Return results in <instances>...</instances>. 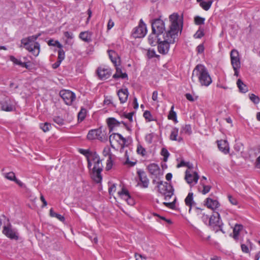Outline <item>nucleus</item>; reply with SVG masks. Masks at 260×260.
<instances>
[{"mask_svg": "<svg viewBox=\"0 0 260 260\" xmlns=\"http://www.w3.org/2000/svg\"><path fill=\"white\" fill-rule=\"evenodd\" d=\"M97 74L100 79L106 80L111 76V71L109 69L99 68L97 70Z\"/></svg>", "mask_w": 260, "mask_h": 260, "instance_id": "nucleus-19", "label": "nucleus"}, {"mask_svg": "<svg viewBox=\"0 0 260 260\" xmlns=\"http://www.w3.org/2000/svg\"><path fill=\"white\" fill-rule=\"evenodd\" d=\"M218 147L219 149L224 154H228L229 152L230 147L226 140L217 141Z\"/></svg>", "mask_w": 260, "mask_h": 260, "instance_id": "nucleus-22", "label": "nucleus"}, {"mask_svg": "<svg viewBox=\"0 0 260 260\" xmlns=\"http://www.w3.org/2000/svg\"><path fill=\"white\" fill-rule=\"evenodd\" d=\"M137 151L138 154L144 156L146 154V150L141 145H139L137 147Z\"/></svg>", "mask_w": 260, "mask_h": 260, "instance_id": "nucleus-51", "label": "nucleus"}, {"mask_svg": "<svg viewBox=\"0 0 260 260\" xmlns=\"http://www.w3.org/2000/svg\"><path fill=\"white\" fill-rule=\"evenodd\" d=\"M14 102L8 96H4L0 100V110L6 112H12L15 110Z\"/></svg>", "mask_w": 260, "mask_h": 260, "instance_id": "nucleus-7", "label": "nucleus"}, {"mask_svg": "<svg viewBox=\"0 0 260 260\" xmlns=\"http://www.w3.org/2000/svg\"><path fill=\"white\" fill-rule=\"evenodd\" d=\"M10 59L11 61H12L15 64L19 65L20 66H21V64H22V62H21L20 60L17 59L13 56H10Z\"/></svg>", "mask_w": 260, "mask_h": 260, "instance_id": "nucleus-53", "label": "nucleus"}, {"mask_svg": "<svg viewBox=\"0 0 260 260\" xmlns=\"http://www.w3.org/2000/svg\"><path fill=\"white\" fill-rule=\"evenodd\" d=\"M201 185H202L203 188V189L202 190L201 192L203 194H205L210 191L211 188V186L210 185H206L205 182H202Z\"/></svg>", "mask_w": 260, "mask_h": 260, "instance_id": "nucleus-46", "label": "nucleus"}, {"mask_svg": "<svg viewBox=\"0 0 260 260\" xmlns=\"http://www.w3.org/2000/svg\"><path fill=\"white\" fill-rule=\"evenodd\" d=\"M228 198L229 199V201L232 205H237L238 204V201L237 199L231 194H228Z\"/></svg>", "mask_w": 260, "mask_h": 260, "instance_id": "nucleus-52", "label": "nucleus"}, {"mask_svg": "<svg viewBox=\"0 0 260 260\" xmlns=\"http://www.w3.org/2000/svg\"><path fill=\"white\" fill-rule=\"evenodd\" d=\"M40 127L43 130V132H47L50 129L51 127V125L50 123L48 122H45L44 123H41L40 125Z\"/></svg>", "mask_w": 260, "mask_h": 260, "instance_id": "nucleus-38", "label": "nucleus"}, {"mask_svg": "<svg viewBox=\"0 0 260 260\" xmlns=\"http://www.w3.org/2000/svg\"><path fill=\"white\" fill-rule=\"evenodd\" d=\"M116 73L114 74V75L113 76V78H114V79L120 78L122 79L127 78V75L126 73H122L121 69L117 67L116 68Z\"/></svg>", "mask_w": 260, "mask_h": 260, "instance_id": "nucleus-32", "label": "nucleus"}, {"mask_svg": "<svg viewBox=\"0 0 260 260\" xmlns=\"http://www.w3.org/2000/svg\"><path fill=\"white\" fill-rule=\"evenodd\" d=\"M197 2L199 4L200 7H202L204 10L208 11L211 8L213 1L210 0L206 2L204 0H197Z\"/></svg>", "mask_w": 260, "mask_h": 260, "instance_id": "nucleus-25", "label": "nucleus"}, {"mask_svg": "<svg viewBox=\"0 0 260 260\" xmlns=\"http://www.w3.org/2000/svg\"><path fill=\"white\" fill-rule=\"evenodd\" d=\"M117 95L119 97V100L120 103L123 104L125 103L128 99L129 95L127 88H122L117 91Z\"/></svg>", "mask_w": 260, "mask_h": 260, "instance_id": "nucleus-20", "label": "nucleus"}, {"mask_svg": "<svg viewBox=\"0 0 260 260\" xmlns=\"http://www.w3.org/2000/svg\"><path fill=\"white\" fill-rule=\"evenodd\" d=\"M112 165H113V164H112V157H111V156H109V157L108 158V159L107 160V165H106V170H110L112 167Z\"/></svg>", "mask_w": 260, "mask_h": 260, "instance_id": "nucleus-55", "label": "nucleus"}, {"mask_svg": "<svg viewBox=\"0 0 260 260\" xmlns=\"http://www.w3.org/2000/svg\"><path fill=\"white\" fill-rule=\"evenodd\" d=\"M209 225L215 232L220 231L223 233H224L222 230L223 223L220 220V215L218 212H215L212 215L210 216Z\"/></svg>", "mask_w": 260, "mask_h": 260, "instance_id": "nucleus-5", "label": "nucleus"}, {"mask_svg": "<svg viewBox=\"0 0 260 260\" xmlns=\"http://www.w3.org/2000/svg\"><path fill=\"white\" fill-rule=\"evenodd\" d=\"M2 233L7 238L11 240L17 241L19 239V233L17 230L13 228L10 223H8L7 225L3 226Z\"/></svg>", "mask_w": 260, "mask_h": 260, "instance_id": "nucleus-8", "label": "nucleus"}, {"mask_svg": "<svg viewBox=\"0 0 260 260\" xmlns=\"http://www.w3.org/2000/svg\"><path fill=\"white\" fill-rule=\"evenodd\" d=\"M114 141H116L119 143H120V141H122V143L121 144L122 146H123L126 143L125 138L118 133H113L109 136V141L112 147H113L112 143Z\"/></svg>", "mask_w": 260, "mask_h": 260, "instance_id": "nucleus-17", "label": "nucleus"}, {"mask_svg": "<svg viewBox=\"0 0 260 260\" xmlns=\"http://www.w3.org/2000/svg\"><path fill=\"white\" fill-rule=\"evenodd\" d=\"M4 176L6 178L11 181H14L16 178L14 173L13 172L4 173Z\"/></svg>", "mask_w": 260, "mask_h": 260, "instance_id": "nucleus-39", "label": "nucleus"}, {"mask_svg": "<svg viewBox=\"0 0 260 260\" xmlns=\"http://www.w3.org/2000/svg\"><path fill=\"white\" fill-rule=\"evenodd\" d=\"M64 36L69 39H72L74 38L73 33L69 31H65L64 32Z\"/></svg>", "mask_w": 260, "mask_h": 260, "instance_id": "nucleus-59", "label": "nucleus"}, {"mask_svg": "<svg viewBox=\"0 0 260 260\" xmlns=\"http://www.w3.org/2000/svg\"><path fill=\"white\" fill-rule=\"evenodd\" d=\"M171 21L170 29L163 35L162 39L157 38L158 52L162 54H167L170 49V45L174 44L178 36L179 30L181 31L182 27V18H180L177 13H174L169 16Z\"/></svg>", "mask_w": 260, "mask_h": 260, "instance_id": "nucleus-1", "label": "nucleus"}, {"mask_svg": "<svg viewBox=\"0 0 260 260\" xmlns=\"http://www.w3.org/2000/svg\"><path fill=\"white\" fill-rule=\"evenodd\" d=\"M119 195L124 200H131V196L128 191L124 188H122L120 191L118 192Z\"/></svg>", "mask_w": 260, "mask_h": 260, "instance_id": "nucleus-34", "label": "nucleus"}, {"mask_svg": "<svg viewBox=\"0 0 260 260\" xmlns=\"http://www.w3.org/2000/svg\"><path fill=\"white\" fill-rule=\"evenodd\" d=\"M204 36V28L200 26L199 29L197 31L195 34L193 35V37L196 39H201Z\"/></svg>", "mask_w": 260, "mask_h": 260, "instance_id": "nucleus-36", "label": "nucleus"}, {"mask_svg": "<svg viewBox=\"0 0 260 260\" xmlns=\"http://www.w3.org/2000/svg\"><path fill=\"white\" fill-rule=\"evenodd\" d=\"M109 58H110L111 61L114 64L115 67L117 66V61L119 60V57L118 56L117 54L115 51L113 50H109L108 51Z\"/></svg>", "mask_w": 260, "mask_h": 260, "instance_id": "nucleus-27", "label": "nucleus"}, {"mask_svg": "<svg viewBox=\"0 0 260 260\" xmlns=\"http://www.w3.org/2000/svg\"><path fill=\"white\" fill-rule=\"evenodd\" d=\"M209 218L210 217H209L207 215H205L204 213L203 214V216H202V220L206 224H207V223H209Z\"/></svg>", "mask_w": 260, "mask_h": 260, "instance_id": "nucleus-61", "label": "nucleus"}, {"mask_svg": "<svg viewBox=\"0 0 260 260\" xmlns=\"http://www.w3.org/2000/svg\"><path fill=\"white\" fill-rule=\"evenodd\" d=\"M102 171H92V178L96 183H100L102 180Z\"/></svg>", "mask_w": 260, "mask_h": 260, "instance_id": "nucleus-31", "label": "nucleus"}, {"mask_svg": "<svg viewBox=\"0 0 260 260\" xmlns=\"http://www.w3.org/2000/svg\"><path fill=\"white\" fill-rule=\"evenodd\" d=\"M65 57V52L62 49V48L59 49L58 51V58L57 60H60L62 62V61L64 59Z\"/></svg>", "mask_w": 260, "mask_h": 260, "instance_id": "nucleus-47", "label": "nucleus"}, {"mask_svg": "<svg viewBox=\"0 0 260 260\" xmlns=\"http://www.w3.org/2000/svg\"><path fill=\"white\" fill-rule=\"evenodd\" d=\"M237 86L241 92L246 93L248 91V87L242 81L239 79L237 81Z\"/></svg>", "mask_w": 260, "mask_h": 260, "instance_id": "nucleus-30", "label": "nucleus"}, {"mask_svg": "<svg viewBox=\"0 0 260 260\" xmlns=\"http://www.w3.org/2000/svg\"><path fill=\"white\" fill-rule=\"evenodd\" d=\"M243 226L240 224H236L233 229V238L237 240L238 239L240 232L243 229Z\"/></svg>", "mask_w": 260, "mask_h": 260, "instance_id": "nucleus-29", "label": "nucleus"}, {"mask_svg": "<svg viewBox=\"0 0 260 260\" xmlns=\"http://www.w3.org/2000/svg\"><path fill=\"white\" fill-rule=\"evenodd\" d=\"M192 82H198L201 86H208L212 83V79L207 68L203 64H197L193 69L191 77Z\"/></svg>", "mask_w": 260, "mask_h": 260, "instance_id": "nucleus-2", "label": "nucleus"}, {"mask_svg": "<svg viewBox=\"0 0 260 260\" xmlns=\"http://www.w3.org/2000/svg\"><path fill=\"white\" fill-rule=\"evenodd\" d=\"M249 99L255 104H258L260 101L259 97L253 93L249 94Z\"/></svg>", "mask_w": 260, "mask_h": 260, "instance_id": "nucleus-48", "label": "nucleus"}, {"mask_svg": "<svg viewBox=\"0 0 260 260\" xmlns=\"http://www.w3.org/2000/svg\"><path fill=\"white\" fill-rule=\"evenodd\" d=\"M48 44L49 46H57L59 49L62 48V45L58 41H54L53 40H50Z\"/></svg>", "mask_w": 260, "mask_h": 260, "instance_id": "nucleus-43", "label": "nucleus"}, {"mask_svg": "<svg viewBox=\"0 0 260 260\" xmlns=\"http://www.w3.org/2000/svg\"><path fill=\"white\" fill-rule=\"evenodd\" d=\"M147 169L149 171V172L151 174L154 176L156 178L159 177L160 175H162L160 172V169L158 165L152 163L149 164L147 166Z\"/></svg>", "mask_w": 260, "mask_h": 260, "instance_id": "nucleus-18", "label": "nucleus"}, {"mask_svg": "<svg viewBox=\"0 0 260 260\" xmlns=\"http://www.w3.org/2000/svg\"><path fill=\"white\" fill-rule=\"evenodd\" d=\"M53 121L59 125V126H61L64 124V120L63 118L60 117V116H55L53 118Z\"/></svg>", "mask_w": 260, "mask_h": 260, "instance_id": "nucleus-45", "label": "nucleus"}, {"mask_svg": "<svg viewBox=\"0 0 260 260\" xmlns=\"http://www.w3.org/2000/svg\"><path fill=\"white\" fill-rule=\"evenodd\" d=\"M193 193L189 192L187 196L186 197L185 199V203L186 206L189 207V212H190L191 209V207L196 204V203L193 201Z\"/></svg>", "mask_w": 260, "mask_h": 260, "instance_id": "nucleus-26", "label": "nucleus"}, {"mask_svg": "<svg viewBox=\"0 0 260 260\" xmlns=\"http://www.w3.org/2000/svg\"><path fill=\"white\" fill-rule=\"evenodd\" d=\"M197 51L199 53H202L204 51V47L203 44H200L197 47Z\"/></svg>", "mask_w": 260, "mask_h": 260, "instance_id": "nucleus-62", "label": "nucleus"}, {"mask_svg": "<svg viewBox=\"0 0 260 260\" xmlns=\"http://www.w3.org/2000/svg\"><path fill=\"white\" fill-rule=\"evenodd\" d=\"M157 187L158 192L165 196L166 200H169L173 195V186L167 182H158Z\"/></svg>", "mask_w": 260, "mask_h": 260, "instance_id": "nucleus-4", "label": "nucleus"}, {"mask_svg": "<svg viewBox=\"0 0 260 260\" xmlns=\"http://www.w3.org/2000/svg\"><path fill=\"white\" fill-rule=\"evenodd\" d=\"M161 155L164 156L163 160L167 161L170 155V153L166 148H162L161 150Z\"/></svg>", "mask_w": 260, "mask_h": 260, "instance_id": "nucleus-41", "label": "nucleus"}, {"mask_svg": "<svg viewBox=\"0 0 260 260\" xmlns=\"http://www.w3.org/2000/svg\"><path fill=\"white\" fill-rule=\"evenodd\" d=\"M205 19L199 16H196L194 18V23L197 25L204 24Z\"/></svg>", "mask_w": 260, "mask_h": 260, "instance_id": "nucleus-40", "label": "nucleus"}, {"mask_svg": "<svg viewBox=\"0 0 260 260\" xmlns=\"http://www.w3.org/2000/svg\"><path fill=\"white\" fill-rule=\"evenodd\" d=\"M136 260H147L146 257L140 254H135Z\"/></svg>", "mask_w": 260, "mask_h": 260, "instance_id": "nucleus-60", "label": "nucleus"}, {"mask_svg": "<svg viewBox=\"0 0 260 260\" xmlns=\"http://www.w3.org/2000/svg\"><path fill=\"white\" fill-rule=\"evenodd\" d=\"M152 31L157 35H161L165 30L164 22L159 18L155 19L151 22Z\"/></svg>", "mask_w": 260, "mask_h": 260, "instance_id": "nucleus-10", "label": "nucleus"}, {"mask_svg": "<svg viewBox=\"0 0 260 260\" xmlns=\"http://www.w3.org/2000/svg\"><path fill=\"white\" fill-rule=\"evenodd\" d=\"M191 127L189 124L183 125L181 128L180 134H185L189 135L191 134Z\"/></svg>", "mask_w": 260, "mask_h": 260, "instance_id": "nucleus-35", "label": "nucleus"}, {"mask_svg": "<svg viewBox=\"0 0 260 260\" xmlns=\"http://www.w3.org/2000/svg\"><path fill=\"white\" fill-rule=\"evenodd\" d=\"M147 55L149 58H152L157 56L154 50H149L147 53Z\"/></svg>", "mask_w": 260, "mask_h": 260, "instance_id": "nucleus-54", "label": "nucleus"}, {"mask_svg": "<svg viewBox=\"0 0 260 260\" xmlns=\"http://www.w3.org/2000/svg\"><path fill=\"white\" fill-rule=\"evenodd\" d=\"M174 106L171 107L168 118L170 120H173L175 123L178 122L176 113L174 111Z\"/></svg>", "mask_w": 260, "mask_h": 260, "instance_id": "nucleus-33", "label": "nucleus"}, {"mask_svg": "<svg viewBox=\"0 0 260 260\" xmlns=\"http://www.w3.org/2000/svg\"><path fill=\"white\" fill-rule=\"evenodd\" d=\"M254 166L255 168L260 169V155L256 158Z\"/></svg>", "mask_w": 260, "mask_h": 260, "instance_id": "nucleus-64", "label": "nucleus"}, {"mask_svg": "<svg viewBox=\"0 0 260 260\" xmlns=\"http://www.w3.org/2000/svg\"><path fill=\"white\" fill-rule=\"evenodd\" d=\"M154 137V134L150 133L146 135L145 137L146 141L149 144L151 143L152 142L153 138Z\"/></svg>", "mask_w": 260, "mask_h": 260, "instance_id": "nucleus-56", "label": "nucleus"}, {"mask_svg": "<svg viewBox=\"0 0 260 260\" xmlns=\"http://www.w3.org/2000/svg\"><path fill=\"white\" fill-rule=\"evenodd\" d=\"M79 152L81 154H83L85 156H86L87 158H92L91 155L92 154H94V153L90 152V151L89 150H88V149H80Z\"/></svg>", "mask_w": 260, "mask_h": 260, "instance_id": "nucleus-44", "label": "nucleus"}, {"mask_svg": "<svg viewBox=\"0 0 260 260\" xmlns=\"http://www.w3.org/2000/svg\"><path fill=\"white\" fill-rule=\"evenodd\" d=\"M199 179V176L196 172H194L192 173L190 171H186L185 179L190 186H193L197 184Z\"/></svg>", "mask_w": 260, "mask_h": 260, "instance_id": "nucleus-13", "label": "nucleus"}, {"mask_svg": "<svg viewBox=\"0 0 260 260\" xmlns=\"http://www.w3.org/2000/svg\"><path fill=\"white\" fill-rule=\"evenodd\" d=\"M141 183L138 185L143 188H147L149 183V179L147 178L146 173L143 171H138L137 172Z\"/></svg>", "mask_w": 260, "mask_h": 260, "instance_id": "nucleus-16", "label": "nucleus"}, {"mask_svg": "<svg viewBox=\"0 0 260 260\" xmlns=\"http://www.w3.org/2000/svg\"><path fill=\"white\" fill-rule=\"evenodd\" d=\"M107 123L110 129V132L113 131V129L116 127H118L121 123L123 124L126 129L128 131H130V128L128 125L124 121H119L116 120L115 118L110 117L107 119Z\"/></svg>", "mask_w": 260, "mask_h": 260, "instance_id": "nucleus-12", "label": "nucleus"}, {"mask_svg": "<svg viewBox=\"0 0 260 260\" xmlns=\"http://www.w3.org/2000/svg\"><path fill=\"white\" fill-rule=\"evenodd\" d=\"M205 205L210 209L215 210L218 208L219 203L216 200H213L210 198H208L205 201Z\"/></svg>", "mask_w": 260, "mask_h": 260, "instance_id": "nucleus-21", "label": "nucleus"}, {"mask_svg": "<svg viewBox=\"0 0 260 260\" xmlns=\"http://www.w3.org/2000/svg\"><path fill=\"white\" fill-rule=\"evenodd\" d=\"M160 35H157L156 33H154L152 31L151 34L148 37V42L152 46H155L158 44L157 38H160L159 36Z\"/></svg>", "mask_w": 260, "mask_h": 260, "instance_id": "nucleus-24", "label": "nucleus"}, {"mask_svg": "<svg viewBox=\"0 0 260 260\" xmlns=\"http://www.w3.org/2000/svg\"><path fill=\"white\" fill-rule=\"evenodd\" d=\"M87 138L90 140L98 139L101 141H104L107 140V136L105 131L102 132V128H100L89 131Z\"/></svg>", "mask_w": 260, "mask_h": 260, "instance_id": "nucleus-6", "label": "nucleus"}, {"mask_svg": "<svg viewBox=\"0 0 260 260\" xmlns=\"http://www.w3.org/2000/svg\"><path fill=\"white\" fill-rule=\"evenodd\" d=\"M92 160L93 161L94 165L92 169V171H102L103 165L102 164V160L100 159L99 156L95 153L91 155Z\"/></svg>", "mask_w": 260, "mask_h": 260, "instance_id": "nucleus-15", "label": "nucleus"}, {"mask_svg": "<svg viewBox=\"0 0 260 260\" xmlns=\"http://www.w3.org/2000/svg\"><path fill=\"white\" fill-rule=\"evenodd\" d=\"M242 251L244 252L248 253L249 252V249L248 247V244H242L241 245Z\"/></svg>", "mask_w": 260, "mask_h": 260, "instance_id": "nucleus-57", "label": "nucleus"}, {"mask_svg": "<svg viewBox=\"0 0 260 260\" xmlns=\"http://www.w3.org/2000/svg\"><path fill=\"white\" fill-rule=\"evenodd\" d=\"M50 215L51 217H56L58 219H59L60 221H62L64 220V217L63 216L54 212L52 208L50 209Z\"/></svg>", "mask_w": 260, "mask_h": 260, "instance_id": "nucleus-37", "label": "nucleus"}, {"mask_svg": "<svg viewBox=\"0 0 260 260\" xmlns=\"http://www.w3.org/2000/svg\"><path fill=\"white\" fill-rule=\"evenodd\" d=\"M185 97L188 101L190 102H194L195 101V99L192 96V95L190 93H186L185 94Z\"/></svg>", "mask_w": 260, "mask_h": 260, "instance_id": "nucleus-63", "label": "nucleus"}, {"mask_svg": "<svg viewBox=\"0 0 260 260\" xmlns=\"http://www.w3.org/2000/svg\"><path fill=\"white\" fill-rule=\"evenodd\" d=\"M59 95L68 105H72L76 98L75 93L69 90H61L59 92Z\"/></svg>", "mask_w": 260, "mask_h": 260, "instance_id": "nucleus-11", "label": "nucleus"}, {"mask_svg": "<svg viewBox=\"0 0 260 260\" xmlns=\"http://www.w3.org/2000/svg\"><path fill=\"white\" fill-rule=\"evenodd\" d=\"M231 64L233 68H241V62L239 52L233 49L230 53Z\"/></svg>", "mask_w": 260, "mask_h": 260, "instance_id": "nucleus-14", "label": "nucleus"}, {"mask_svg": "<svg viewBox=\"0 0 260 260\" xmlns=\"http://www.w3.org/2000/svg\"><path fill=\"white\" fill-rule=\"evenodd\" d=\"M143 116L148 121L153 120L152 115L149 111H145L143 113Z\"/></svg>", "mask_w": 260, "mask_h": 260, "instance_id": "nucleus-49", "label": "nucleus"}, {"mask_svg": "<svg viewBox=\"0 0 260 260\" xmlns=\"http://www.w3.org/2000/svg\"><path fill=\"white\" fill-rule=\"evenodd\" d=\"M179 133V129L176 127L172 128L171 134L170 136V139L172 141H176L178 142H181L183 141V138L179 136L178 137Z\"/></svg>", "mask_w": 260, "mask_h": 260, "instance_id": "nucleus-23", "label": "nucleus"}, {"mask_svg": "<svg viewBox=\"0 0 260 260\" xmlns=\"http://www.w3.org/2000/svg\"><path fill=\"white\" fill-rule=\"evenodd\" d=\"M86 113L87 110L86 109L81 108L78 115V119H80L81 120H84L86 117Z\"/></svg>", "mask_w": 260, "mask_h": 260, "instance_id": "nucleus-42", "label": "nucleus"}, {"mask_svg": "<svg viewBox=\"0 0 260 260\" xmlns=\"http://www.w3.org/2000/svg\"><path fill=\"white\" fill-rule=\"evenodd\" d=\"M133 115H134V112H130V113H123L122 117H124V118L127 119L129 121V122H133Z\"/></svg>", "mask_w": 260, "mask_h": 260, "instance_id": "nucleus-50", "label": "nucleus"}, {"mask_svg": "<svg viewBox=\"0 0 260 260\" xmlns=\"http://www.w3.org/2000/svg\"><path fill=\"white\" fill-rule=\"evenodd\" d=\"M79 38L85 42L89 43L91 41V34L88 31L80 32Z\"/></svg>", "mask_w": 260, "mask_h": 260, "instance_id": "nucleus-28", "label": "nucleus"}, {"mask_svg": "<svg viewBox=\"0 0 260 260\" xmlns=\"http://www.w3.org/2000/svg\"><path fill=\"white\" fill-rule=\"evenodd\" d=\"M147 31L146 24L141 19L139 25L134 28L132 35L135 38H143L146 35Z\"/></svg>", "mask_w": 260, "mask_h": 260, "instance_id": "nucleus-9", "label": "nucleus"}, {"mask_svg": "<svg viewBox=\"0 0 260 260\" xmlns=\"http://www.w3.org/2000/svg\"><path fill=\"white\" fill-rule=\"evenodd\" d=\"M41 35V33L23 38L21 40V43L24 47L31 52L35 56H37L40 53V44L36 42L38 38Z\"/></svg>", "mask_w": 260, "mask_h": 260, "instance_id": "nucleus-3", "label": "nucleus"}, {"mask_svg": "<svg viewBox=\"0 0 260 260\" xmlns=\"http://www.w3.org/2000/svg\"><path fill=\"white\" fill-rule=\"evenodd\" d=\"M103 154L105 156H108V158L109 157V156H111V154H110V148L105 147L103 151Z\"/></svg>", "mask_w": 260, "mask_h": 260, "instance_id": "nucleus-58", "label": "nucleus"}]
</instances>
